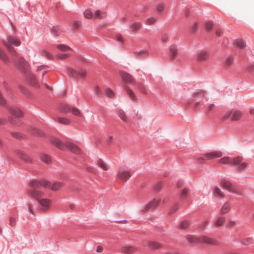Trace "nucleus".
<instances>
[{"instance_id":"13","label":"nucleus","mask_w":254,"mask_h":254,"mask_svg":"<svg viewBox=\"0 0 254 254\" xmlns=\"http://www.w3.org/2000/svg\"><path fill=\"white\" fill-rule=\"evenodd\" d=\"M27 79L29 83L32 86L36 88H38L40 87L39 83L37 82L35 76L29 73L27 75Z\"/></svg>"},{"instance_id":"44","label":"nucleus","mask_w":254,"mask_h":254,"mask_svg":"<svg viewBox=\"0 0 254 254\" xmlns=\"http://www.w3.org/2000/svg\"><path fill=\"white\" fill-rule=\"evenodd\" d=\"M231 158H230L229 157H225L221 158L219 160V161L220 163H223V164H227V163L231 164Z\"/></svg>"},{"instance_id":"40","label":"nucleus","mask_w":254,"mask_h":254,"mask_svg":"<svg viewBox=\"0 0 254 254\" xmlns=\"http://www.w3.org/2000/svg\"><path fill=\"white\" fill-rule=\"evenodd\" d=\"M229 207L230 205L228 203H224L221 209V212L222 213H227L229 211Z\"/></svg>"},{"instance_id":"37","label":"nucleus","mask_w":254,"mask_h":254,"mask_svg":"<svg viewBox=\"0 0 254 254\" xmlns=\"http://www.w3.org/2000/svg\"><path fill=\"white\" fill-rule=\"evenodd\" d=\"M41 159L44 162L47 164H49L51 162L50 157L47 154H42L41 155Z\"/></svg>"},{"instance_id":"27","label":"nucleus","mask_w":254,"mask_h":254,"mask_svg":"<svg viewBox=\"0 0 254 254\" xmlns=\"http://www.w3.org/2000/svg\"><path fill=\"white\" fill-rule=\"evenodd\" d=\"M243 158L241 156H238L236 158H231V164L232 165H237L242 163Z\"/></svg>"},{"instance_id":"29","label":"nucleus","mask_w":254,"mask_h":254,"mask_svg":"<svg viewBox=\"0 0 254 254\" xmlns=\"http://www.w3.org/2000/svg\"><path fill=\"white\" fill-rule=\"evenodd\" d=\"M0 58L6 64L9 63V60L6 54L0 49Z\"/></svg>"},{"instance_id":"11","label":"nucleus","mask_w":254,"mask_h":254,"mask_svg":"<svg viewBox=\"0 0 254 254\" xmlns=\"http://www.w3.org/2000/svg\"><path fill=\"white\" fill-rule=\"evenodd\" d=\"M120 74L125 83L132 84L134 82V78L129 73L121 71Z\"/></svg>"},{"instance_id":"5","label":"nucleus","mask_w":254,"mask_h":254,"mask_svg":"<svg viewBox=\"0 0 254 254\" xmlns=\"http://www.w3.org/2000/svg\"><path fill=\"white\" fill-rule=\"evenodd\" d=\"M131 170L126 166L119 168L117 176L121 180L127 182L131 177Z\"/></svg>"},{"instance_id":"8","label":"nucleus","mask_w":254,"mask_h":254,"mask_svg":"<svg viewBox=\"0 0 254 254\" xmlns=\"http://www.w3.org/2000/svg\"><path fill=\"white\" fill-rule=\"evenodd\" d=\"M222 156V153L220 151H213L206 154L203 156H201L198 158V162L199 163H201L204 160H208L215 158L220 157Z\"/></svg>"},{"instance_id":"6","label":"nucleus","mask_w":254,"mask_h":254,"mask_svg":"<svg viewBox=\"0 0 254 254\" xmlns=\"http://www.w3.org/2000/svg\"><path fill=\"white\" fill-rule=\"evenodd\" d=\"M242 113L239 110H231L226 113L223 118V120H226L231 118L232 121H238L242 117Z\"/></svg>"},{"instance_id":"48","label":"nucleus","mask_w":254,"mask_h":254,"mask_svg":"<svg viewBox=\"0 0 254 254\" xmlns=\"http://www.w3.org/2000/svg\"><path fill=\"white\" fill-rule=\"evenodd\" d=\"M253 242V239L251 238L245 239L242 241V243L244 245H249Z\"/></svg>"},{"instance_id":"49","label":"nucleus","mask_w":254,"mask_h":254,"mask_svg":"<svg viewBox=\"0 0 254 254\" xmlns=\"http://www.w3.org/2000/svg\"><path fill=\"white\" fill-rule=\"evenodd\" d=\"M123 251L125 253L129 254L133 252V249L131 247H124L123 249Z\"/></svg>"},{"instance_id":"2","label":"nucleus","mask_w":254,"mask_h":254,"mask_svg":"<svg viewBox=\"0 0 254 254\" xmlns=\"http://www.w3.org/2000/svg\"><path fill=\"white\" fill-rule=\"evenodd\" d=\"M50 142L61 150L70 149L73 153L76 154H79L81 152V150L76 145L68 142L64 143L54 137L50 139Z\"/></svg>"},{"instance_id":"9","label":"nucleus","mask_w":254,"mask_h":254,"mask_svg":"<svg viewBox=\"0 0 254 254\" xmlns=\"http://www.w3.org/2000/svg\"><path fill=\"white\" fill-rule=\"evenodd\" d=\"M68 72L69 75L74 79H77L79 75L82 77H84L86 75V72L85 69L81 68L79 71H77L72 68H68Z\"/></svg>"},{"instance_id":"58","label":"nucleus","mask_w":254,"mask_h":254,"mask_svg":"<svg viewBox=\"0 0 254 254\" xmlns=\"http://www.w3.org/2000/svg\"><path fill=\"white\" fill-rule=\"evenodd\" d=\"M213 27V23L211 22H207L205 24V27L207 30H210Z\"/></svg>"},{"instance_id":"31","label":"nucleus","mask_w":254,"mask_h":254,"mask_svg":"<svg viewBox=\"0 0 254 254\" xmlns=\"http://www.w3.org/2000/svg\"><path fill=\"white\" fill-rule=\"evenodd\" d=\"M189 189L188 188H185L181 191L180 194V199L182 200H185L187 196V194L189 192Z\"/></svg>"},{"instance_id":"63","label":"nucleus","mask_w":254,"mask_h":254,"mask_svg":"<svg viewBox=\"0 0 254 254\" xmlns=\"http://www.w3.org/2000/svg\"><path fill=\"white\" fill-rule=\"evenodd\" d=\"M168 39V36L166 34H164L161 36V40L163 42H166Z\"/></svg>"},{"instance_id":"3","label":"nucleus","mask_w":254,"mask_h":254,"mask_svg":"<svg viewBox=\"0 0 254 254\" xmlns=\"http://www.w3.org/2000/svg\"><path fill=\"white\" fill-rule=\"evenodd\" d=\"M192 99L195 102L194 109L197 110L199 104L201 102L204 103V101H207L206 93L203 90H197L194 92L192 94Z\"/></svg>"},{"instance_id":"43","label":"nucleus","mask_w":254,"mask_h":254,"mask_svg":"<svg viewBox=\"0 0 254 254\" xmlns=\"http://www.w3.org/2000/svg\"><path fill=\"white\" fill-rule=\"evenodd\" d=\"M225 220V218L224 217H220L216 221L215 225L217 226H220L222 225Z\"/></svg>"},{"instance_id":"61","label":"nucleus","mask_w":254,"mask_h":254,"mask_svg":"<svg viewBox=\"0 0 254 254\" xmlns=\"http://www.w3.org/2000/svg\"><path fill=\"white\" fill-rule=\"evenodd\" d=\"M69 56V54H61L58 56V58L61 59H64L68 58Z\"/></svg>"},{"instance_id":"59","label":"nucleus","mask_w":254,"mask_h":254,"mask_svg":"<svg viewBox=\"0 0 254 254\" xmlns=\"http://www.w3.org/2000/svg\"><path fill=\"white\" fill-rule=\"evenodd\" d=\"M8 120L9 122L13 124H17L18 123V120L12 117H9L8 118Z\"/></svg>"},{"instance_id":"24","label":"nucleus","mask_w":254,"mask_h":254,"mask_svg":"<svg viewBox=\"0 0 254 254\" xmlns=\"http://www.w3.org/2000/svg\"><path fill=\"white\" fill-rule=\"evenodd\" d=\"M7 41L9 43L16 47L19 46L20 44L19 40L13 36H9L7 38Z\"/></svg>"},{"instance_id":"54","label":"nucleus","mask_w":254,"mask_h":254,"mask_svg":"<svg viewBox=\"0 0 254 254\" xmlns=\"http://www.w3.org/2000/svg\"><path fill=\"white\" fill-rule=\"evenodd\" d=\"M164 9V6L162 4H158L157 5L156 9L159 12H162Z\"/></svg>"},{"instance_id":"42","label":"nucleus","mask_w":254,"mask_h":254,"mask_svg":"<svg viewBox=\"0 0 254 254\" xmlns=\"http://www.w3.org/2000/svg\"><path fill=\"white\" fill-rule=\"evenodd\" d=\"M84 14L85 16L87 18H91L94 16L91 10L88 9H86L84 11Z\"/></svg>"},{"instance_id":"16","label":"nucleus","mask_w":254,"mask_h":254,"mask_svg":"<svg viewBox=\"0 0 254 254\" xmlns=\"http://www.w3.org/2000/svg\"><path fill=\"white\" fill-rule=\"evenodd\" d=\"M209 57V53L205 51H203L199 53L197 56V60L199 62H202L208 59Z\"/></svg>"},{"instance_id":"26","label":"nucleus","mask_w":254,"mask_h":254,"mask_svg":"<svg viewBox=\"0 0 254 254\" xmlns=\"http://www.w3.org/2000/svg\"><path fill=\"white\" fill-rule=\"evenodd\" d=\"M3 44L6 47L8 51L13 56H15L16 55V52H15L13 47L10 46L8 43H7L5 41H4L3 42Z\"/></svg>"},{"instance_id":"39","label":"nucleus","mask_w":254,"mask_h":254,"mask_svg":"<svg viewBox=\"0 0 254 254\" xmlns=\"http://www.w3.org/2000/svg\"><path fill=\"white\" fill-rule=\"evenodd\" d=\"M62 187V184L60 182H56L54 183L51 189L52 190L54 191H56L58 190H60Z\"/></svg>"},{"instance_id":"51","label":"nucleus","mask_w":254,"mask_h":254,"mask_svg":"<svg viewBox=\"0 0 254 254\" xmlns=\"http://www.w3.org/2000/svg\"><path fill=\"white\" fill-rule=\"evenodd\" d=\"M198 30V24L195 22L193 24L191 27V31L192 33L197 32Z\"/></svg>"},{"instance_id":"15","label":"nucleus","mask_w":254,"mask_h":254,"mask_svg":"<svg viewBox=\"0 0 254 254\" xmlns=\"http://www.w3.org/2000/svg\"><path fill=\"white\" fill-rule=\"evenodd\" d=\"M221 185L229 191L231 192H236V189L230 182L223 180L221 182Z\"/></svg>"},{"instance_id":"18","label":"nucleus","mask_w":254,"mask_h":254,"mask_svg":"<svg viewBox=\"0 0 254 254\" xmlns=\"http://www.w3.org/2000/svg\"><path fill=\"white\" fill-rule=\"evenodd\" d=\"M10 113L17 117H21L23 116L22 112L18 108L13 107L9 110Z\"/></svg>"},{"instance_id":"17","label":"nucleus","mask_w":254,"mask_h":254,"mask_svg":"<svg viewBox=\"0 0 254 254\" xmlns=\"http://www.w3.org/2000/svg\"><path fill=\"white\" fill-rule=\"evenodd\" d=\"M212 193L214 196L218 198H220L224 196V194L223 192L221 190V189L217 187H215L213 188Z\"/></svg>"},{"instance_id":"57","label":"nucleus","mask_w":254,"mask_h":254,"mask_svg":"<svg viewBox=\"0 0 254 254\" xmlns=\"http://www.w3.org/2000/svg\"><path fill=\"white\" fill-rule=\"evenodd\" d=\"M11 134L14 137L18 139H20L22 137V135L17 132H11Z\"/></svg>"},{"instance_id":"41","label":"nucleus","mask_w":254,"mask_h":254,"mask_svg":"<svg viewBox=\"0 0 254 254\" xmlns=\"http://www.w3.org/2000/svg\"><path fill=\"white\" fill-rule=\"evenodd\" d=\"M60 28L58 26L53 27L51 29V33L55 36L60 35Z\"/></svg>"},{"instance_id":"50","label":"nucleus","mask_w":254,"mask_h":254,"mask_svg":"<svg viewBox=\"0 0 254 254\" xmlns=\"http://www.w3.org/2000/svg\"><path fill=\"white\" fill-rule=\"evenodd\" d=\"M149 246L151 248L157 249L160 247V244L156 242H152L149 243Z\"/></svg>"},{"instance_id":"21","label":"nucleus","mask_w":254,"mask_h":254,"mask_svg":"<svg viewBox=\"0 0 254 254\" xmlns=\"http://www.w3.org/2000/svg\"><path fill=\"white\" fill-rule=\"evenodd\" d=\"M97 164L99 167L101 168L105 171H107L109 169V166L102 159H98Z\"/></svg>"},{"instance_id":"19","label":"nucleus","mask_w":254,"mask_h":254,"mask_svg":"<svg viewBox=\"0 0 254 254\" xmlns=\"http://www.w3.org/2000/svg\"><path fill=\"white\" fill-rule=\"evenodd\" d=\"M116 113L122 120L126 122H127V117L125 112L122 109H117Z\"/></svg>"},{"instance_id":"28","label":"nucleus","mask_w":254,"mask_h":254,"mask_svg":"<svg viewBox=\"0 0 254 254\" xmlns=\"http://www.w3.org/2000/svg\"><path fill=\"white\" fill-rule=\"evenodd\" d=\"M18 153L19 154V157L22 160L27 162L32 161V159L30 157L25 155L22 151H19Z\"/></svg>"},{"instance_id":"34","label":"nucleus","mask_w":254,"mask_h":254,"mask_svg":"<svg viewBox=\"0 0 254 254\" xmlns=\"http://www.w3.org/2000/svg\"><path fill=\"white\" fill-rule=\"evenodd\" d=\"M58 49L62 51H67L69 50H71V49L65 45L64 44H59L57 46Z\"/></svg>"},{"instance_id":"55","label":"nucleus","mask_w":254,"mask_h":254,"mask_svg":"<svg viewBox=\"0 0 254 254\" xmlns=\"http://www.w3.org/2000/svg\"><path fill=\"white\" fill-rule=\"evenodd\" d=\"M163 184L162 182L158 183L154 188V189L156 191L159 190L162 187Z\"/></svg>"},{"instance_id":"56","label":"nucleus","mask_w":254,"mask_h":254,"mask_svg":"<svg viewBox=\"0 0 254 254\" xmlns=\"http://www.w3.org/2000/svg\"><path fill=\"white\" fill-rule=\"evenodd\" d=\"M247 166V163L246 162H243L237 168V170H242L244 169L245 168H246Z\"/></svg>"},{"instance_id":"23","label":"nucleus","mask_w":254,"mask_h":254,"mask_svg":"<svg viewBox=\"0 0 254 254\" xmlns=\"http://www.w3.org/2000/svg\"><path fill=\"white\" fill-rule=\"evenodd\" d=\"M142 26L140 22L136 21L129 25V28L131 31L135 32Z\"/></svg>"},{"instance_id":"20","label":"nucleus","mask_w":254,"mask_h":254,"mask_svg":"<svg viewBox=\"0 0 254 254\" xmlns=\"http://www.w3.org/2000/svg\"><path fill=\"white\" fill-rule=\"evenodd\" d=\"M134 54L135 57L138 59H143L146 57L148 55V52L145 50L140 51L138 52L136 51L135 52Z\"/></svg>"},{"instance_id":"22","label":"nucleus","mask_w":254,"mask_h":254,"mask_svg":"<svg viewBox=\"0 0 254 254\" xmlns=\"http://www.w3.org/2000/svg\"><path fill=\"white\" fill-rule=\"evenodd\" d=\"M124 88L130 99L132 101H135L136 98L131 90L127 85H125Z\"/></svg>"},{"instance_id":"53","label":"nucleus","mask_w":254,"mask_h":254,"mask_svg":"<svg viewBox=\"0 0 254 254\" xmlns=\"http://www.w3.org/2000/svg\"><path fill=\"white\" fill-rule=\"evenodd\" d=\"M233 62V58L231 56H229L227 58L226 61V64L227 66L230 65Z\"/></svg>"},{"instance_id":"25","label":"nucleus","mask_w":254,"mask_h":254,"mask_svg":"<svg viewBox=\"0 0 254 254\" xmlns=\"http://www.w3.org/2000/svg\"><path fill=\"white\" fill-rule=\"evenodd\" d=\"M19 90L27 97L29 98H31L32 97V94L30 93V92L27 89L20 86L19 87Z\"/></svg>"},{"instance_id":"10","label":"nucleus","mask_w":254,"mask_h":254,"mask_svg":"<svg viewBox=\"0 0 254 254\" xmlns=\"http://www.w3.org/2000/svg\"><path fill=\"white\" fill-rule=\"evenodd\" d=\"M15 63L22 72H26L28 70V63L23 58H20L18 61H15Z\"/></svg>"},{"instance_id":"47","label":"nucleus","mask_w":254,"mask_h":254,"mask_svg":"<svg viewBox=\"0 0 254 254\" xmlns=\"http://www.w3.org/2000/svg\"><path fill=\"white\" fill-rule=\"evenodd\" d=\"M156 18H155L154 17H150V18H147L146 20L145 23L147 25H151V24H153L156 21Z\"/></svg>"},{"instance_id":"36","label":"nucleus","mask_w":254,"mask_h":254,"mask_svg":"<svg viewBox=\"0 0 254 254\" xmlns=\"http://www.w3.org/2000/svg\"><path fill=\"white\" fill-rule=\"evenodd\" d=\"M57 121L60 124L65 125H68L70 123V121L68 119L62 117L58 118Z\"/></svg>"},{"instance_id":"64","label":"nucleus","mask_w":254,"mask_h":254,"mask_svg":"<svg viewBox=\"0 0 254 254\" xmlns=\"http://www.w3.org/2000/svg\"><path fill=\"white\" fill-rule=\"evenodd\" d=\"M81 24V22L79 21H76L75 22V23H74V26H73V29L74 30L76 29Z\"/></svg>"},{"instance_id":"52","label":"nucleus","mask_w":254,"mask_h":254,"mask_svg":"<svg viewBox=\"0 0 254 254\" xmlns=\"http://www.w3.org/2000/svg\"><path fill=\"white\" fill-rule=\"evenodd\" d=\"M16 219L13 217H10L9 218V224L11 227H14L16 225Z\"/></svg>"},{"instance_id":"4","label":"nucleus","mask_w":254,"mask_h":254,"mask_svg":"<svg viewBox=\"0 0 254 254\" xmlns=\"http://www.w3.org/2000/svg\"><path fill=\"white\" fill-rule=\"evenodd\" d=\"M187 240L190 243H201L212 245H216L217 244V241L216 240L212 239L206 236L196 237L193 236H188L187 237Z\"/></svg>"},{"instance_id":"7","label":"nucleus","mask_w":254,"mask_h":254,"mask_svg":"<svg viewBox=\"0 0 254 254\" xmlns=\"http://www.w3.org/2000/svg\"><path fill=\"white\" fill-rule=\"evenodd\" d=\"M59 110L61 112L65 113H68L71 111L74 115L78 117H81L82 115L78 109L76 108H72V109H71L67 105L64 104H62L60 105Z\"/></svg>"},{"instance_id":"32","label":"nucleus","mask_w":254,"mask_h":254,"mask_svg":"<svg viewBox=\"0 0 254 254\" xmlns=\"http://www.w3.org/2000/svg\"><path fill=\"white\" fill-rule=\"evenodd\" d=\"M190 222L187 220L183 221L179 225L180 229H185L190 227Z\"/></svg>"},{"instance_id":"30","label":"nucleus","mask_w":254,"mask_h":254,"mask_svg":"<svg viewBox=\"0 0 254 254\" xmlns=\"http://www.w3.org/2000/svg\"><path fill=\"white\" fill-rule=\"evenodd\" d=\"M234 43L236 46L241 48H244L246 45V42L243 39H238Z\"/></svg>"},{"instance_id":"33","label":"nucleus","mask_w":254,"mask_h":254,"mask_svg":"<svg viewBox=\"0 0 254 254\" xmlns=\"http://www.w3.org/2000/svg\"><path fill=\"white\" fill-rule=\"evenodd\" d=\"M30 131L32 134L36 135L42 136L44 135L43 133L41 130L35 127H31Z\"/></svg>"},{"instance_id":"1","label":"nucleus","mask_w":254,"mask_h":254,"mask_svg":"<svg viewBox=\"0 0 254 254\" xmlns=\"http://www.w3.org/2000/svg\"><path fill=\"white\" fill-rule=\"evenodd\" d=\"M30 185L31 189L28 190V194L32 197L38 200L40 205V210L41 211H46L48 210L51 204V201L49 199L44 198V192L42 191V188H48L51 187V183L46 180H32L30 182Z\"/></svg>"},{"instance_id":"12","label":"nucleus","mask_w":254,"mask_h":254,"mask_svg":"<svg viewBox=\"0 0 254 254\" xmlns=\"http://www.w3.org/2000/svg\"><path fill=\"white\" fill-rule=\"evenodd\" d=\"M169 51L172 60H175L177 61H180V59L178 58V52L177 45L174 44L171 45L169 47Z\"/></svg>"},{"instance_id":"38","label":"nucleus","mask_w":254,"mask_h":254,"mask_svg":"<svg viewBox=\"0 0 254 254\" xmlns=\"http://www.w3.org/2000/svg\"><path fill=\"white\" fill-rule=\"evenodd\" d=\"M137 88L138 90L143 94H147V91L145 87V86L141 84V83H139L137 84Z\"/></svg>"},{"instance_id":"35","label":"nucleus","mask_w":254,"mask_h":254,"mask_svg":"<svg viewBox=\"0 0 254 254\" xmlns=\"http://www.w3.org/2000/svg\"><path fill=\"white\" fill-rule=\"evenodd\" d=\"M106 15V12H102L100 10H97L94 16L96 18H103L105 17Z\"/></svg>"},{"instance_id":"14","label":"nucleus","mask_w":254,"mask_h":254,"mask_svg":"<svg viewBox=\"0 0 254 254\" xmlns=\"http://www.w3.org/2000/svg\"><path fill=\"white\" fill-rule=\"evenodd\" d=\"M160 200H156V199H153L152 201H151L144 208V210H142V211L143 212L148 211V210H152L156 208V207L160 203Z\"/></svg>"},{"instance_id":"45","label":"nucleus","mask_w":254,"mask_h":254,"mask_svg":"<svg viewBox=\"0 0 254 254\" xmlns=\"http://www.w3.org/2000/svg\"><path fill=\"white\" fill-rule=\"evenodd\" d=\"M116 40L120 43V46L123 47L124 45V40L121 34H118L116 35Z\"/></svg>"},{"instance_id":"62","label":"nucleus","mask_w":254,"mask_h":254,"mask_svg":"<svg viewBox=\"0 0 254 254\" xmlns=\"http://www.w3.org/2000/svg\"><path fill=\"white\" fill-rule=\"evenodd\" d=\"M94 91L96 95L100 96L101 95V91L98 86H96L94 88Z\"/></svg>"},{"instance_id":"46","label":"nucleus","mask_w":254,"mask_h":254,"mask_svg":"<svg viewBox=\"0 0 254 254\" xmlns=\"http://www.w3.org/2000/svg\"><path fill=\"white\" fill-rule=\"evenodd\" d=\"M105 93L106 96L110 98L113 97L114 95L113 91L109 88L106 89Z\"/></svg>"},{"instance_id":"60","label":"nucleus","mask_w":254,"mask_h":254,"mask_svg":"<svg viewBox=\"0 0 254 254\" xmlns=\"http://www.w3.org/2000/svg\"><path fill=\"white\" fill-rule=\"evenodd\" d=\"M178 205L177 204H175L170 209L169 213L170 214L174 213L178 209Z\"/></svg>"}]
</instances>
